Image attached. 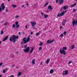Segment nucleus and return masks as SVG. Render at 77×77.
I'll return each instance as SVG.
<instances>
[{"mask_svg": "<svg viewBox=\"0 0 77 77\" xmlns=\"http://www.w3.org/2000/svg\"><path fill=\"white\" fill-rule=\"evenodd\" d=\"M18 36H16L15 35H12L9 38L10 41H13V42H15L16 41V39H18Z\"/></svg>", "mask_w": 77, "mask_h": 77, "instance_id": "f257e3e1", "label": "nucleus"}, {"mask_svg": "<svg viewBox=\"0 0 77 77\" xmlns=\"http://www.w3.org/2000/svg\"><path fill=\"white\" fill-rule=\"evenodd\" d=\"M67 49L66 47H64L60 49V52L61 54H63L64 55H66V53L65 50H66Z\"/></svg>", "mask_w": 77, "mask_h": 77, "instance_id": "f03ea898", "label": "nucleus"}, {"mask_svg": "<svg viewBox=\"0 0 77 77\" xmlns=\"http://www.w3.org/2000/svg\"><path fill=\"white\" fill-rule=\"evenodd\" d=\"M30 35H29L26 39V38L25 37L23 39V41L24 44H26L27 42H29L30 41Z\"/></svg>", "mask_w": 77, "mask_h": 77, "instance_id": "7ed1b4c3", "label": "nucleus"}, {"mask_svg": "<svg viewBox=\"0 0 77 77\" xmlns=\"http://www.w3.org/2000/svg\"><path fill=\"white\" fill-rule=\"evenodd\" d=\"M67 12V11H64L61 12L60 13H58L57 15V17H61L64 15L65 14H66Z\"/></svg>", "mask_w": 77, "mask_h": 77, "instance_id": "20e7f679", "label": "nucleus"}, {"mask_svg": "<svg viewBox=\"0 0 77 77\" xmlns=\"http://www.w3.org/2000/svg\"><path fill=\"white\" fill-rule=\"evenodd\" d=\"M63 75H66L68 74V71L67 70H64L63 72Z\"/></svg>", "mask_w": 77, "mask_h": 77, "instance_id": "39448f33", "label": "nucleus"}, {"mask_svg": "<svg viewBox=\"0 0 77 77\" xmlns=\"http://www.w3.org/2000/svg\"><path fill=\"white\" fill-rule=\"evenodd\" d=\"M77 20L75 21V19H73V20L72 22V25L73 26H74V25L76 26L77 25Z\"/></svg>", "mask_w": 77, "mask_h": 77, "instance_id": "423d86ee", "label": "nucleus"}, {"mask_svg": "<svg viewBox=\"0 0 77 77\" xmlns=\"http://www.w3.org/2000/svg\"><path fill=\"white\" fill-rule=\"evenodd\" d=\"M31 24L32 27H35V25H36V22H31Z\"/></svg>", "mask_w": 77, "mask_h": 77, "instance_id": "0eeeda50", "label": "nucleus"}, {"mask_svg": "<svg viewBox=\"0 0 77 77\" xmlns=\"http://www.w3.org/2000/svg\"><path fill=\"white\" fill-rule=\"evenodd\" d=\"M51 40H48L47 42V44H51V43H52V42H54V40L53 39L52 40V41H51Z\"/></svg>", "mask_w": 77, "mask_h": 77, "instance_id": "6e6552de", "label": "nucleus"}, {"mask_svg": "<svg viewBox=\"0 0 77 77\" xmlns=\"http://www.w3.org/2000/svg\"><path fill=\"white\" fill-rule=\"evenodd\" d=\"M29 47H27L26 48L24 49V52H26V53L28 52V51H29Z\"/></svg>", "mask_w": 77, "mask_h": 77, "instance_id": "1a4fd4ad", "label": "nucleus"}, {"mask_svg": "<svg viewBox=\"0 0 77 77\" xmlns=\"http://www.w3.org/2000/svg\"><path fill=\"white\" fill-rule=\"evenodd\" d=\"M66 20H63L62 22V25L63 26H65V24H66Z\"/></svg>", "mask_w": 77, "mask_h": 77, "instance_id": "9d476101", "label": "nucleus"}, {"mask_svg": "<svg viewBox=\"0 0 77 77\" xmlns=\"http://www.w3.org/2000/svg\"><path fill=\"white\" fill-rule=\"evenodd\" d=\"M1 7L2 8V9L3 10L5 9V7L4 6V3H3L1 5Z\"/></svg>", "mask_w": 77, "mask_h": 77, "instance_id": "9b49d317", "label": "nucleus"}, {"mask_svg": "<svg viewBox=\"0 0 77 77\" xmlns=\"http://www.w3.org/2000/svg\"><path fill=\"white\" fill-rule=\"evenodd\" d=\"M64 2V0H59V3L60 4H63Z\"/></svg>", "mask_w": 77, "mask_h": 77, "instance_id": "f8f14e48", "label": "nucleus"}, {"mask_svg": "<svg viewBox=\"0 0 77 77\" xmlns=\"http://www.w3.org/2000/svg\"><path fill=\"white\" fill-rule=\"evenodd\" d=\"M8 38V36H6L5 38H4L3 39L2 41L3 42H5V41H6V40H7Z\"/></svg>", "mask_w": 77, "mask_h": 77, "instance_id": "ddd939ff", "label": "nucleus"}, {"mask_svg": "<svg viewBox=\"0 0 77 77\" xmlns=\"http://www.w3.org/2000/svg\"><path fill=\"white\" fill-rule=\"evenodd\" d=\"M22 74V72H19L17 74V77H20V76H21Z\"/></svg>", "mask_w": 77, "mask_h": 77, "instance_id": "4468645a", "label": "nucleus"}, {"mask_svg": "<svg viewBox=\"0 0 77 77\" xmlns=\"http://www.w3.org/2000/svg\"><path fill=\"white\" fill-rule=\"evenodd\" d=\"M63 8L64 10H66V9H68V6L67 5L63 7Z\"/></svg>", "mask_w": 77, "mask_h": 77, "instance_id": "2eb2a0df", "label": "nucleus"}, {"mask_svg": "<svg viewBox=\"0 0 77 77\" xmlns=\"http://www.w3.org/2000/svg\"><path fill=\"white\" fill-rule=\"evenodd\" d=\"M48 8V9H50V10H52L53 9V8H52L51 5L49 6Z\"/></svg>", "mask_w": 77, "mask_h": 77, "instance_id": "dca6fc26", "label": "nucleus"}, {"mask_svg": "<svg viewBox=\"0 0 77 77\" xmlns=\"http://www.w3.org/2000/svg\"><path fill=\"white\" fill-rule=\"evenodd\" d=\"M31 51H30V53H33V50H34V48H33V47H31Z\"/></svg>", "mask_w": 77, "mask_h": 77, "instance_id": "f3484780", "label": "nucleus"}, {"mask_svg": "<svg viewBox=\"0 0 77 77\" xmlns=\"http://www.w3.org/2000/svg\"><path fill=\"white\" fill-rule=\"evenodd\" d=\"M32 65H35V59H33L32 60Z\"/></svg>", "mask_w": 77, "mask_h": 77, "instance_id": "a211bd4d", "label": "nucleus"}, {"mask_svg": "<svg viewBox=\"0 0 77 77\" xmlns=\"http://www.w3.org/2000/svg\"><path fill=\"white\" fill-rule=\"evenodd\" d=\"M50 61V59H48L47 61H46V63L48 64V63H49V62Z\"/></svg>", "mask_w": 77, "mask_h": 77, "instance_id": "6ab92c4d", "label": "nucleus"}, {"mask_svg": "<svg viewBox=\"0 0 77 77\" xmlns=\"http://www.w3.org/2000/svg\"><path fill=\"white\" fill-rule=\"evenodd\" d=\"M75 5H76V3H74L73 5H71V8H72V7H74V6H75Z\"/></svg>", "mask_w": 77, "mask_h": 77, "instance_id": "aec40b11", "label": "nucleus"}, {"mask_svg": "<svg viewBox=\"0 0 77 77\" xmlns=\"http://www.w3.org/2000/svg\"><path fill=\"white\" fill-rule=\"evenodd\" d=\"M17 5H12V7H13V8H17Z\"/></svg>", "mask_w": 77, "mask_h": 77, "instance_id": "412c9836", "label": "nucleus"}, {"mask_svg": "<svg viewBox=\"0 0 77 77\" xmlns=\"http://www.w3.org/2000/svg\"><path fill=\"white\" fill-rule=\"evenodd\" d=\"M53 73V70L51 69L50 71V74H52Z\"/></svg>", "mask_w": 77, "mask_h": 77, "instance_id": "4be33fe9", "label": "nucleus"}, {"mask_svg": "<svg viewBox=\"0 0 77 77\" xmlns=\"http://www.w3.org/2000/svg\"><path fill=\"white\" fill-rule=\"evenodd\" d=\"M19 17H20V16H19V15H16L15 17V18H16V19H17V18H18Z\"/></svg>", "mask_w": 77, "mask_h": 77, "instance_id": "5701e85b", "label": "nucleus"}, {"mask_svg": "<svg viewBox=\"0 0 77 77\" xmlns=\"http://www.w3.org/2000/svg\"><path fill=\"white\" fill-rule=\"evenodd\" d=\"M48 2H47L46 4H45L44 5L45 7L47 6V5H48Z\"/></svg>", "mask_w": 77, "mask_h": 77, "instance_id": "b1692460", "label": "nucleus"}, {"mask_svg": "<svg viewBox=\"0 0 77 77\" xmlns=\"http://www.w3.org/2000/svg\"><path fill=\"white\" fill-rule=\"evenodd\" d=\"M45 16V18H47V17H48V15H44Z\"/></svg>", "mask_w": 77, "mask_h": 77, "instance_id": "393cba45", "label": "nucleus"}, {"mask_svg": "<svg viewBox=\"0 0 77 77\" xmlns=\"http://www.w3.org/2000/svg\"><path fill=\"white\" fill-rule=\"evenodd\" d=\"M63 34H61L60 36V37H61V38H63Z\"/></svg>", "mask_w": 77, "mask_h": 77, "instance_id": "a878e982", "label": "nucleus"}, {"mask_svg": "<svg viewBox=\"0 0 77 77\" xmlns=\"http://www.w3.org/2000/svg\"><path fill=\"white\" fill-rule=\"evenodd\" d=\"M39 45L40 46H42V45H43V43H42V42H40Z\"/></svg>", "mask_w": 77, "mask_h": 77, "instance_id": "bb28decb", "label": "nucleus"}, {"mask_svg": "<svg viewBox=\"0 0 77 77\" xmlns=\"http://www.w3.org/2000/svg\"><path fill=\"white\" fill-rule=\"evenodd\" d=\"M75 47V46H74V45H72V49H74Z\"/></svg>", "mask_w": 77, "mask_h": 77, "instance_id": "cd10ccee", "label": "nucleus"}, {"mask_svg": "<svg viewBox=\"0 0 77 77\" xmlns=\"http://www.w3.org/2000/svg\"><path fill=\"white\" fill-rule=\"evenodd\" d=\"M36 36H38V35H40V33H36Z\"/></svg>", "mask_w": 77, "mask_h": 77, "instance_id": "c85d7f7f", "label": "nucleus"}, {"mask_svg": "<svg viewBox=\"0 0 77 77\" xmlns=\"http://www.w3.org/2000/svg\"><path fill=\"white\" fill-rule=\"evenodd\" d=\"M63 34H64V35H66V32L64 31L63 32Z\"/></svg>", "mask_w": 77, "mask_h": 77, "instance_id": "c756f323", "label": "nucleus"}, {"mask_svg": "<svg viewBox=\"0 0 77 77\" xmlns=\"http://www.w3.org/2000/svg\"><path fill=\"white\" fill-rule=\"evenodd\" d=\"M16 28H18V27H19V26H20V25H16Z\"/></svg>", "mask_w": 77, "mask_h": 77, "instance_id": "7c9ffc66", "label": "nucleus"}, {"mask_svg": "<svg viewBox=\"0 0 77 77\" xmlns=\"http://www.w3.org/2000/svg\"><path fill=\"white\" fill-rule=\"evenodd\" d=\"M3 31H2L1 32V35H3Z\"/></svg>", "mask_w": 77, "mask_h": 77, "instance_id": "2f4dec72", "label": "nucleus"}, {"mask_svg": "<svg viewBox=\"0 0 77 77\" xmlns=\"http://www.w3.org/2000/svg\"><path fill=\"white\" fill-rule=\"evenodd\" d=\"M42 49V47H40L39 48V50H41Z\"/></svg>", "mask_w": 77, "mask_h": 77, "instance_id": "473e14b6", "label": "nucleus"}, {"mask_svg": "<svg viewBox=\"0 0 77 77\" xmlns=\"http://www.w3.org/2000/svg\"><path fill=\"white\" fill-rule=\"evenodd\" d=\"M15 24L16 25H18V21H17L16 22Z\"/></svg>", "mask_w": 77, "mask_h": 77, "instance_id": "72a5a7b5", "label": "nucleus"}, {"mask_svg": "<svg viewBox=\"0 0 77 77\" xmlns=\"http://www.w3.org/2000/svg\"><path fill=\"white\" fill-rule=\"evenodd\" d=\"M15 27V25L14 24H13L12 27L13 28H14V27Z\"/></svg>", "mask_w": 77, "mask_h": 77, "instance_id": "f704fd0d", "label": "nucleus"}, {"mask_svg": "<svg viewBox=\"0 0 77 77\" xmlns=\"http://www.w3.org/2000/svg\"><path fill=\"white\" fill-rule=\"evenodd\" d=\"M5 11L6 12H8V10L7 8H6L5 9Z\"/></svg>", "mask_w": 77, "mask_h": 77, "instance_id": "c9c22d12", "label": "nucleus"}, {"mask_svg": "<svg viewBox=\"0 0 77 77\" xmlns=\"http://www.w3.org/2000/svg\"><path fill=\"white\" fill-rule=\"evenodd\" d=\"M76 11V9H73V12H75Z\"/></svg>", "mask_w": 77, "mask_h": 77, "instance_id": "e433bc0d", "label": "nucleus"}, {"mask_svg": "<svg viewBox=\"0 0 77 77\" xmlns=\"http://www.w3.org/2000/svg\"><path fill=\"white\" fill-rule=\"evenodd\" d=\"M5 70L4 69V70H3V73H5Z\"/></svg>", "mask_w": 77, "mask_h": 77, "instance_id": "4c0bfd02", "label": "nucleus"}, {"mask_svg": "<svg viewBox=\"0 0 77 77\" xmlns=\"http://www.w3.org/2000/svg\"><path fill=\"white\" fill-rule=\"evenodd\" d=\"M72 63V61H70L69 63V64H70V63Z\"/></svg>", "mask_w": 77, "mask_h": 77, "instance_id": "58836bf2", "label": "nucleus"}, {"mask_svg": "<svg viewBox=\"0 0 77 77\" xmlns=\"http://www.w3.org/2000/svg\"><path fill=\"white\" fill-rule=\"evenodd\" d=\"M8 77H14V76L13 75H11V76Z\"/></svg>", "mask_w": 77, "mask_h": 77, "instance_id": "ea45409f", "label": "nucleus"}, {"mask_svg": "<svg viewBox=\"0 0 77 77\" xmlns=\"http://www.w3.org/2000/svg\"><path fill=\"white\" fill-rule=\"evenodd\" d=\"M5 25H7L8 24V23H4Z\"/></svg>", "mask_w": 77, "mask_h": 77, "instance_id": "a19ab883", "label": "nucleus"}, {"mask_svg": "<svg viewBox=\"0 0 77 77\" xmlns=\"http://www.w3.org/2000/svg\"><path fill=\"white\" fill-rule=\"evenodd\" d=\"M59 2V0H57L56 1V3H57Z\"/></svg>", "mask_w": 77, "mask_h": 77, "instance_id": "79ce46f5", "label": "nucleus"}, {"mask_svg": "<svg viewBox=\"0 0 77 77\" xmlns=\"http://www.w3.org/2000/svg\"><path fill=\"white\" fill-rule=\"evenodd\" d=\"M41 14L42 16H44V13H41Z\"/></svg>", "mask_w": 77, "mask_h": 77, "instance_id": "37998d69", "label": "nucleus"}, {"mask_svg": "<svg viewBox=\"0 0 77 77\" xmlns=\"http://www.w3.org/2000/svg\"><path fill=\"white\" fill-rule=\"evenodd\" d=\"M2 11V8H1V7H0V12Z\"/></svg>", "mask_w": 77, "mask_h": 77, "instance_id": "c03bdc74", "label": "nucleus"}, {"mask_svg": "<svg viewBox=\"0 0 77 77\" xmlns=\"http://www.w3.org/2000/svg\"><path fill=\"white\" fill-rule=\"evenodd\" d=\"M2 65H3V63H0V66H2Z\"/></svg>", "mask_w": 77, "mask_h": 77, "instance_id": "a18cd8bd", "label": "nucleus"}, {"mask_svg": "<svg viewBox=\"0 0 77 77\" xmlns=\"http://www.w3.org/2000/svg\"><path fill=\"white\" fill-rule=\"evenodd\" d=\"M16 54H18V51L16 52L15 53Z\"/></svg>", "mask_w": 77, "mask_h": 77, "instance_id": "49530a36", "label": "nucleus"}, {"mask_svg": "<svg viewBox=\"0 0 77 77\" xmlns=\"http://www.w3.org/2000/svg\"><path fill=\"white\" fill-rule=\"evenodd\" d=\"M46 12L48 13V12H49V11L48 10H47L46 11Z\"/></svg>", "mask_w": 77, "mask_h": 77, "instance_id": "de8ad7c7", "label": "nucleus"}, {"mask_svg": "<svg viewBox=\"0 0 77 77\" xmlns=\"http://www.w3.org/2000/svg\"><path fill=\"white\" fill-rule=\"evenodd\" d=\"M24 47H25V48H27V45H25Z\"/></svg>", "mask_w": 77, "mask_h": 77, "instance_id": "09e8293b", "label": "nucleus"}, {"mask_svg": "<svg viewBox=\"0 0 77 77\" xmlns=\"http://www.w3.org/2000/svg\"><path fill=\"white\" fill-rule=\"evenodd\" d=\"M24 5H23L22 6L21 8H24Z\"/></svg>", "mask_w": 77, "mask_h": 77, "instance_id": "8fccbe9b", "label": "nucleus"}, {"mask_svg": "<svg viewBox=\"0 0 77 77\" xmlns=\"http://www.w3.org/2000/svg\"><path fill=\"white\" fill-rule=\"evenodd\" d=\"M25 28H26V29L27 28V25L25 26Z\"/></svg>", "mask_w": 77, "mask_h": 77, "instance_id": "3c124183", "label": "nucleus"}, {"mask_svg": "<svg viewBox=\"0 0 77 77\" xmlns=\"http://www.w3.org/2000/svg\"><path fill=\"white\" fill-rule=\"evenodd\" d=\"M23 42H22L21 43V44H23Z\"/></svg>", "mask_w": 77, "mask_h": 77, "instance_id": "603ef678", "label": "nucleus"}, {"mask_svg": "<svg viewBox=\"0 0 77 77\" xmlns=\"http://www.w3.org/2000/svg\"><path fill=\"white\" fill-rule=\"evenodd\" d=\"M14 64H13V65H12V67H14Z\"/></svg>", "mask_w": 77, "mask_h": 77, "instance_id": "864d4df0", "label": "nucleus"}, {"mask_svg": "<svg viewBox=\"0 0 77 77\" xmlns=\"http://www.w3.org/2000/svg\"><path fill=\"white\" fill-rule=\"evenodd\" d=\"M62 26H60V29H62Z\"/></svg>", "mask_w": 77, "mask_h": 77, "instance_id": "5fc2aeb1", "label": "nucleus"}, {"mask_svg": "<svg viewBox=\"0 0 77 77\" xmlns=\"http://www.w3.org/2000/svg\"><path fill=\"white\" fill-rule=\"evenodd\" d=\"M31 35H32V34H33V32H31Z\"/></svg>", "mask_w": 77, "mask_h": 77, "instance_id": "6e6d98bb", "label": "nucleus"}, {"mask_svg": "<svg viewBox=\"0 0 77 77\" xmlns=\"http://www.w3.org/2000/svg\"><path fill=\"white\" fill-rule=\"evenodd\" d=\"M26 5H27V6H29V4H28V3H27L26 4Z\"/></svg>", "mask_w": 77, "mask_h": 77, "instance_id": "4d7b16f0", "label": "nucleus"}, {"mask_svg": "<svg viewBox=\"0 0 77 77\" xmlns=\"http://www.w3.org/2000/svg\"><path fill=\"white\" fill-rule=\"evenodd\" d=\"M2 44V41H0V44Z\"/></svg>", "mask_w": 77, "mask_h": 77, "instance_id": "13d9d810", "label": "nucleus"}, {"mask_svg": "<svg viewBox=\"0 0 77 77\" xmlns=\"http://www.w3.org/2000/svg\"><path fill=\"white\" fill-rule=\"evenodd\" d=\"M18 34H19V35H20V32H19Z\"/></svg>", "mask_w": 77, "mask_h": 77, "instance_id": "bf43d9fd", "label": "nucleus"}, {"mask_svg": "<svg viewBox=\"0 0 77 77\" xmlns=\"http://www.w3.org/2000/svg\"><path fill=\"white\" fill-rule=\"evenodd\" d=\"M2 77V75H0V77Z\"/></svg>", "mask_w": 77, "mask_h": 77, "instance_id": "052dcab7", "label": "nucleus"}, {"mask_svg": "<svg viewBox=\"0 0 77 77\" xmlns=\"http://www.w3.org/2000/svg\"><path fill=\"white\" fill-rule=\"evenodd\" d=\"M32 29H35V28H34L33 27H32Z\"/></svg>", "mask_w": 77, "mask_h": 77, "instance_id": "680f3d73", "label": "nucleus"}, {"mask_svg": "<svg viewBox=\"0 0 77 77\" xmlns=\"http://www.w3.org/2000/svg\"><path fill=\"white\" fill-rule=\"evenodd\" d=\"M10 0H8V2H9V1H10Z\"/></svg>", "mask_w": 77, "mask_h": 77, "instance_id": "e2e57ef3", "label": "nucleus"}, {"mask_svg": "<svg viewBox=\"0 0 77 77\" xmlns=\"http://www.w3.org/2000/svg\"><path fill=\"white\" fill-rule=\"evenodd\" d=\"M40 65H42V63H41Z\"/></svg>", "mask_w": 77, "mask_h": 77, "instance_id": "0e129e2a", "label": "nucleus"}, {"mask_svg": "<svg viewBox=\"0 0 77 77\" xmlns=\"http://www.w3.org/2000/svg\"><path fill=\"white\" fill-rule=\"evenodd\" d=\"M16 68H17V69H18V67H16Z\"/></svg>", "mask_w": 77, "mask_h": 77, "instance_id": "69168bd1", "label": "nucleus"}, {"mask_svg": "<svg viewBox=\"0 0 77 77\" xmlns=\"http://www.w3.org/2000/svg\"><path fill=\"white\" fill-rule=\"evenodd\" d=\"M76 2L77 1V0H75Z\"/></svg>", "mask_w": 77, "mask_h": 77, "instance_id": "338daca9", "label": "nucleus"}]
</instances>
